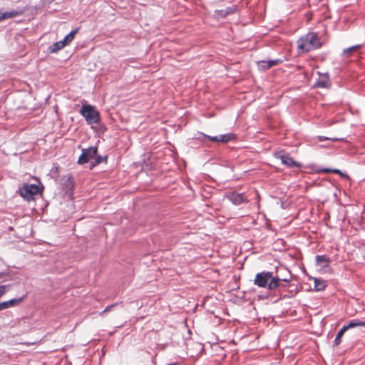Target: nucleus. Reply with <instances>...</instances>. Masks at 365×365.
Wrapping results in <instances>:
<instances>
[{
  "label": "nucleus",
  "mask_w": 365,
  "mask_h": 365,
  "mask_svg": "<svg viewBox=\"0 0 365 365\" xmlns=\"http://www.w3.org/2000/svg\"><path fill=\"white\" fill-rule=\"evenodd\" d=\"M65 46H66L65 43L63 42V41H60L56 42L53 44H52L50 47V51L52 53H55V52L62 49Z\"/></svg>",
  "instance_id": "nucleus-16"
},
{
  "label": "nucleus",
  "mask_w": 365,
  "mask_h": 365,
  "mask_svg": "<svg viewBox=\"0 0 365 365\" xmlns=\"http://www.w3.org/2000/svg\"><path fill=\"white\" fill-rule=\"evenodd\" d=\"M21 14V12H19L17 11H14V10L10 11V12H5V13H1L0 11V21H2V20H4L6 19H9V18H13V17L18 16Z\"/></svg>",
  "instance_id": "nucleus-14"
},
{
  "label": "nucleus",
  "mask_w": 365,
  "mask_h": 365,
  "mask_svg": "<svg viewBox=\"0 0 365 365\" xmlns=\"http://www.w3.org/2000/svg\"><path fill=\"white\" fill-rule=\"evenodd\" d=\"M320 172L324 173H333L341 175V171L338 169L324 168V169H321Z\"/></svg>",
  "instance_id": "nucleus-20"
},
{
  "label": "nucleus",
  "mask_w": 365,
  "mask_h": 365,
  "mask_svg": "<svg viewBox=\"0 0 365 365\" xmlns=\"http://www.w3.org/2000/svg\"><path fill=\"white\" fill-rule=\"evenodd\" d=\"M101 162V157H100V156H97L96 160V164H98V163H100Z\"/></svg>",
  "instance_id": "nucleus-23"
},
{
  "label": "nucleus",
  "mask_w": 365,
  "mask_h": 365,
  "mask_svg": "<svg viewBox=\"0 0 365 365\" xmlns=\"http://www.w3.org/2000/svg\"><path fill=\"white\" fill-rule=\"evenodd\" d=\"M7 288V285H0V298L6 293Z\"/></svg>",
  "instance_id": "nucleus-21"
},
{
  "label": "nucleus",
  "mask_w": 365,
  "mask_h": 365,
  "mask_svg": "<svg viewBox=\"0 0 365 365\" xmlns=\"http://www.w3.org/2000/svg\"><path fill=\"white\" fill-rule=\"evenodd\" d=\"M80 113L85 118L88 124L97 123L100 120V113L91 105H83Z\"/></svg>",
  "instance_id": "nucleus-3"
},
{
  "label": "nucleus",
  "mask_w": 365,
  "mask_h": 365,
  "mask_svg": "<svg viewBox=\"0 0 365 365\" xmlns=\"http://www.w3.org/2000/svg\"><path fill=\"white\" fill-rule=\"evenodd\" d=\"M297 48L299 53H307L321 46V41L317 34L310 32L300 37L297 41Z\"/></svg>",
  "instance_id": "nucleus-2"
},
{
  "label": "nucleus",
  "mask_w": 365,
  "mask_h": 365,
  "mask_svg": "<svg viewBox=\"0 0 365 365\" xmlns=\"http://www.w3.org/2000/svg\"><path fill=\"white\" fill-rule=\"evenodd\" d=\"M117 305V303H114L113 304H110L109 306H108L101 313V314L102 315L103 314L106 313V312H108L109 311H110L112 309V308H113L114 307H115Z\"/></svg>",
  "instance_id": "nucleus-22"
},
{
  "label": "nucleus",
  "mask_w": 365,
  "mask_h": 365,
  "mask_svg": "<svg viewBox=\"0 0 365 365\" xmlns=\"http://www.w3.org/2000/svg\"><path fill=\"white\" fill-rule=\"evenodd\" d=\"M280 281L279 277L273 276L272 272H262L255 275L253 282L259 287L274 290L279 287Z\"/></svg>",
  "instance_id": "nucleus-1"
},
{
  "label": "nucleus",
  "mask_w": 365,
  "mask_h": 365,
  "mask_svg": "<svg viewBox=\"0 0 365 365\" xmlns=\"http://www.w3.org/2000/svg\"><path fill=\"white\" fill-rule=\"evenodd\" d=\"M316 262L318 265H320L323 267H327L329 266L331 263V259L327 255H317L315 257Z\"/></svg>",
  "instance_id": "nucleus-9"
},
{
  "label": "nucleus",
  "mask_w": 365,
  "mask_h": 365,
  "mask_svg": "<svg viewBox=\"0 0 365 365\" xmlns=\"http://www.w3.org/2000/svg\"><path fill=\"white\" fill-rule=\"evenodd\" d=\"M78 32V29H76L73 31H71L68 34H67L63 40V42L65 43V46L68 45L69 43H71L75 38L76 34Z\"/></svg>",
  "instance_id": "nucleus-15"
},
{
  "label": "nucleus",
  "mask_w": 365,
  "mask_h": 365,
  "mask_svg": "<svg viewBox=\"0 0 365 365\" xmlns=\"http://www.w3.org/2000/svg\"><path fill=\"white\" fill-rule=\"evenodd\" d=\"M316 85L320 88H328L330 86L329 76L327 74L320 75Z\"/></svg>",
  "instance_id": "nucleus-10"
},
{
  "label": "nucleus",
  "mask_w": 365,
  "mask_h": 365,
  "mask_svg": "<svg viewBox=\"0 0 365 365\" xmlns=\"http://www.w3.org/2000/svg\"><path fill=\"white\" fill-rule=\"evenodd\" d=\"M277 159L281 160L282 163L288 168H300L301 163L295 161L289 154L284 152H279L274 154Z\"/></svg>",
  "instance_id": "nucleus-5"
},
{
  "label": "nucleus",
  "mask_w": 365,
  "mask_h": 365,
  "mask_svg": "<svg viewBox=\"0 0 365 365\" xmlns=\"http://www.w3.org/2000/svg\"><path fill=\"white\" fill-rule=\"evenodd\" d=\"M356 327H365V322L358 319L351 320L347 324L344 325L342 328L346 331L348 329Z\"/></svg>",
  "instance_id": "nucleus-13"
},
{
  "label": "nucleus",
  "mask_w": 365,
  "mask_h": 365,
  "mask_svg": "<svg viewBox=\"0 0 365 365\" xmlns=\"http://www.w3.org/2000/svg\"><path fill=\"white\" fill-rule=\"evenodd\" d=\"M26 297V294H24L23 297L19 298H14L0 302V311L19 305L21 302H24Z\"/></svg>",
  "instance_id": "nucleus-7"
},
{
  "label": "nucleus",
  "mask_w": 365,
  "mask_h": 365,
  "mask_svg": "<svg viewBox=\"0 0 365 365\" xmlns=\"http://www.w3.org/2000/svg\"><path fill=\"white\" fill-rule=\"evenodd\" d=\"M314 287L317 291H322L326 288L327 283L324 280L315 279H314Z\"/></svg>",
  "instance_id": "nucleus-17"
},
{
  "label": "nucleus",
  "mask_w": 365,
  "mask_h": 365,
  "mask_svg": "<svg viewBox=\"0 0 365 365\" xmlns=\"http://www.w3.org/2000/svg\"><path fill=\"white\" fill-rule=\"evenodd\" d=\"M363 45L361 44H358V45H355V46H351L348 48H346L343 51V53H342V55L345 57V58H349L351 57L353 53L354 52H356L357 51H359V49H361L362 48Z\"/></svg>",
  "instance_id": "nucleus-11"
},
{
  "label": "nucleus",
  "mask_w": 365,
  "mask_h": 365,
  "mask_svg": "<svg viewBox=\"0 0 365 365\" xmlns=\"http://www.w3.org/2000/svg\"><path fill=\"white\" fill-rule=\"evenodd\" d=\"M205 137L208 138L210 140H211L212 142L227 143V142L232 140L235 138V135L233 134H226V135H221L220 136L212 137L210 135H205Z\"/></svg>",
  "instance_id": "nucleus-8"
},
{
  "label": "nucleus",
  "mask_w": 365,
  "mask_h": 365,
  "mask_svg": "<svg viewBox=\"0 0 365 365\" xmlns=\"http://www.w3.org/2000/svg\"><path fill=\"white\" fill-rule=\"evenodd\" d=\"M279 62V60H274V61H261L258 62V66L263 70H267L272 66L277 65Z\"/></svg>",
  "instance_id": "nucleus-12"
},
{
  "label": "nucleus",
  "mask_w": 365,
  "mask_h": 365,
  "mask_svg": "<svg viewBox=\"0 0 365 365\" xmlns=\"http://www.w3.org/2000/svg\"><path fill=\"white\" fill-rule=\"evenodd\" d=\"M345 332H346V331L343 328H341L339 331V332L337 333L336 336L335 338V340H334V345L338 346V345H339L341 344V337H342V336L344 335V334Z\"/></svg>",
  "instance_id": "nucleus-18"
},
{
  "label": "nucleus",
  "mask_w": 365,
  "mask_h": 365,
  "mask_svg": "<svg viewBox=\"0 0 365 365\" xmlns=\"http://www.w3.org/2000/svg\"><path fill=\"white\" fill-rule=\"evenodd\" d=\"M231 200L235 204H240L244 202L243 196L241 195H233Z\"/></svg>",
  "instance_id": "nucleus-19"
},
{
  "label": "nucleus",
  "mask_w": 365,
  "mask_h": 365,
  "mask_svg": "<svg viewBox=\"0 0 365 365\" xmlns=\"http://www.w3.org/2000/svg\"><path fill=\"white\" fill-rule=\"evenodd\" d=\"M98 153V148L97 147H90L88 149H83L81 155L78 158V163L83 165L87 163L91 159H93L94 157L97 155Z\"/></svg>",
  "instance_id": "nucleus-6"
},
{
  "label": "nucleus",
  "mask_w": 365,
  "mask_h": 365,
  "mask_svg": "<svg viewBox=\"0 0 365 365\" xmlns=\"http://www.w3.org/2000/svg\"><path fill=\"white\" fill-rule=\"evenodd\" d=\"M39 192V187L34 184H24L19 188L20 195L27 200H33L34 196L38 195Z\"/></svg>",
  "instance_id": "nucleus-4"
}]
</instances>
